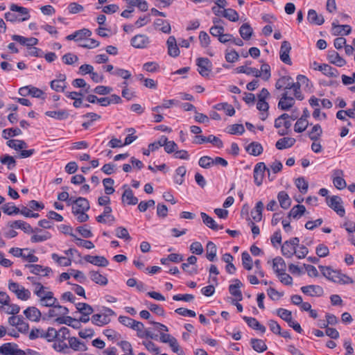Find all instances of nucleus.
Segmentation results:
<instances>
[{
	"mask_svg": "<svg viewBox=\"0 0 355 355\" xmlns=\"http://www.w3.org/2000/svg\"><path fill=\"white\" fill-rule=\"evenodd\" d=\"M10 9L12 12H19V15L15 13L8 12L5 13V19L7 21L15 22V21H24L30 19L31 15L28 8L19 6L17 4L12 3L10 6Z\"/></svg>",
	"mask_w": 355,
	"mask_h": 355,
	"instance_id": "f257e3e1",
	"label": "nucleus"
},
{
	"mask_svg": "<svg viewBox=\"0 0 355 355\" xmlns=\"http://www.w3.org/2000/svg\"><path fill=\"white\" fill-rule=\"evenodd\" d=\"M327 205L337 213L340 216H345V210L343 206V200L338 196H327L326 198Z\"/></svg>",
	"mask_w": 355,
	"mask_h": 355,
	"instance_id": "f03ea898",
	"label": "nucleus"
},
{
	"mask_svg": "<svg viewBox=\"0 0 355 355\" xmlns=\"http://www.w3.org/2000/svg\"><path fill=\"white\" fill-rule=\"evenodd\" d=\"M69 201L73 204L72 213L74 215L78 214L80 211H87L89 209V201L85 198L79 197L76 200L71 198Z\"/></svg>",
	"mask_w": 355,
	"mask_h": 355,
	"instance_id": "7ed1b4c3",
	"label": "nucleus"
},
{
	"mask_svg": "<svg viewBox=\"0 0 355 355\" xmlns=\"http://www.w3.org/2000/svg\"><path fill=\"white\" fill-rule=\"evenodd\" d=\"M7 227L11 228L21 229L26 234H31L33 232H42V230L39 228L33 229L32 227L28 223L18 220L15 221H10L7 224Z\"/></svg>",
	"mask_w": 355,
	"mask_h": 355,
	"instance_id": "20e7f679",
	"label": "nucleus"
},
{
	"mask_svg": "<svg viewBox=\"0 0 355 355\" xmlns=\"http://www.w3.org/2000/svg\"><path fill=\"white\" fill-rule=\"evenodd\" d=\"M268 169L263 162L257 163L254 168L253 177L254 181L257 186H261L264 178V173Z\"/></svg>",
	"mask_w": 355,
	"mask_h": 355,
	"instance_id": "39448f33",
	"label": "nucleus"
},
{
	"mask_svg": "<svg viewBox=\"0 0 355 355\" xmlns=\"http://www.w3.org/2000/svg\"><path fill=\"white\" fill-rule=\"evenodd\" d=\"M19 94L22 96L30 95L35 98H42V96L44 95V92L42 89L32 85H28L21 87L19 89Z\"/></svg>",
	"mask_w": 355,
	"mask_h": 355,
	"instance_id": "423d86ee",
	"label": "nucleus"
},
{
	"mask_svg": "<svg viewBox=\"0 0 355 355\" xmlns=\"http://www.w3.org/2000/svg\"><path fill=\"white\" fill-rule=\"evenodd\" d=\"M331 32L334 35H348L352 32L351 26L349 25H340L338 20L335 19L332 24Z\"/></svg>",
	"mask_w": 355,
	"mask_h": 355,
	"instance_id": "0eeeda50",
	"label": "nucleus"
},
{
	"mask_svg": "<svg viewBox=\"0 0 355 355\" xmlns=\"http://www.w3.org/2000/svg\"><path fill=\"white\" fill-rule=\"evenodd\" d=\"M291 50V44L288 41L282 42L279 52L280 60L285 64L289 65L292 64L291 60L289 56Z\"/></svg>",
	"mask_w": 355,
	"mask_h": 355,
	"instance_id": "6e6552de",
	"label": "nucleus"
},
{
	"mask_svg": "<svg viewBox=\"0 0 355 355\" xmlns=\"http://www.w3.org/2000/svg\"><path fill=\"white\" fill-rule=\"evenodd\" d=\"M57 301V298L53 296V293L51 291H47L39 297V304L42 306L52 307L55 306Z\"/></svg>",
	"mask_w": 355,
	"mask_h": 355,
	"instance_id": "1a4fd4ad",
	"label": "nucleus"
},
{
	"mask_svg": "<svg viewBox=\"0 0 355 355\" xmlns=\"http://www.w3.org/2000/svg\"><path fill=\"white\" fill-rule=\"evenodd\" d=\"M343 171L336 169L333 172V183L335 187L339 190L343 189L347 187L345 180L343 178Z\"/></svg>",
	"mask_w": 355,
	"mask_h": 355,
	"instance_id": "9d476101",
	"label": "nucleus"
},
{
	"mask_svg": "<svg viewBox=\"0 0 355 355\" xmlns=\"http://www.w3.org/2000/svg\"><path fill=\"white\" fill-rule=\"evenodd\" d=\"M295 103V99L288 96V91H285L278 103V107L282 110H288Z\"/></svg>",
	"mask_w": 355,
	"mask_h": 355,
	"instance_id": "9b49d317",
	"label": "nucleus"
},
{
	"mask_svg": "<svg viewBox=\"0 0 355 355\" xmlns=\"http://www.w3.org/2000/svg\"><path fill=\"white\" fill-rule=\"evenodd\" d=\"M84 259L88 263L101 267H105L109 264L107 259L103 256H92L88 254L85 256Z\"/></svg>",
	"mask_w": 355,
	"mask_h": 355,
	"instance_id": "f8f14e48",
	"label": "nucleus"
},
{
	"mask_svg": "<svg viewBox=\"0 0 355 355\" xmlns=\"http://www.w3.org/2000/svg\"><path fill=\"white\" fill-rule=\"evenodd\" d=\"M26 318L32 322H39L42 313L41 311L35 306H29L24 311Z\"/></svg>",
	"mask_w": 355,
	"mask_h": 355,
	"instance_id": "ddd939ff",
	"label": "nucleus"
},
{
	"mask_svg": "<svg viewBox=\"0 0 355 355\" xmlns=\"http://www.w3.org/2000/svg\"><path fill=\"white\" fill-rule=\"evenodd\" d=\"M148 43L149 39L145 35H137L131 40V45L137 49H144Z\"/></svg>",
	"mask_w": 355,
	"mask_h": 355,
	"instance_id": "4468645a",
	"label": "nucleus"
},
{
	"mask_svg": "<svg viewBox=\"0 0 355 355\" xmlns=\"http://www.w3.org/2000/svg\"><path fill=\"white\" fill-rule=\"evenodd\" d=\"M201 219L202 220L203 223L206 226H207L209 228L211 229L214 231H217L218 230L223 229V225H218L213 218L210 217L204 212H201Z\"/></svg>",
	"mask_w": 355,
	"mask_h": 355,
	"instance_id": "2eb2a0df",
	"label": "nucleus"
},
{
	"mask_svg": "<svg viewBox=\"0 0 355 355\" xmlns=\"http://www.w3.org/2000/svg\"><path fill=\"white\" fill-rule=\"evenodd\" d=\"M69 313V309L64 306H61L57 302L55 306H52V309L49 310L48 315L50 318H54L59 315H65Z\"/></svg>",
	"mask_w": 355,
	"mask_h": 355,
	"instance_id": "dca6fc26",
	"label": "nucleus"
},
{
	"mask_svg": "<svg viewBox=\"0 0 355 355\" xmlns=\"http://www.w3.org/2000/svg\"><path fill=\"white\" fill-rule=\"evenodd\" d=\"M168 53L172 57H177L180 54V50L177 45L176 39L174 36H170L167 41Z\"/></svg>",
	"mask_w": 355,
	"mask_h": 355,
	"instance_id": "f3484780",
	"label": "nucleus"
},
{
	"mask_svg": "<svg viewBox=\"0 0 355 355\" xmlns=\"http://www.w3.org/2000/svg\"><path fill=\"white\" fill-rule=\"evenodd\" d=\"M301 291L303 293L309 295L310 296H321L323 294V289L320 286L309 285L304 286L301 288Z\"/></svg>",
	"mask_w": 355,
	"mask_h": 355,
	"instance_id": "a211bd4d",
	"label": "nucleus"
},
{
	"mask_svg": "<svg viewBox=\"0 0 355 355\" xmlns=\"http://www.w3.org/2000/svg\"><path fill=\"white\" fill-rule=\"evenodd\" d=\"M315 70H318L327 76L329 77H338L339 73L338 70L327 64H322L318 65V67H314Z\"/></svg>",
	"mask_w": 355,
	"mask_h": 355,
	"instance_id": "6ab92c4d",
	"label": "nucleus"
},
{
	"mask_svg": "<svg viewBox=\"0 0 355 355\" xmlns=\"http://www.w3.org/2000/svg\"><path fill=\"white\" fill-rule=\"evenodd\" d=\"M26 267H28L31 269V272L35 275H39L42 276H48L50 272H52V270L49 267L43 268L40 265L32 264V265H26Z\"/></svg>",
	"mask_w": 355,
	"mask_h": 355,
	"instance_id": "aec40b11",
	"label": "nucleus"
},
{
	"mask_svg": "<svg viewBox=\"0 0 355 355\" xmlns=\"http://www.w3.org/2000/svg\"><path fill=\"white\" fill-rule=\"evenodd\" d=\"M307 20L309 23L315 25H322L324 22V19L322 15H318L313 9H310L308 12Z\"/></svg>",
	"mask_w": 355,
	"mask_h": 355,
	"instance_id": "412c9836",
	"label": "nucleus"
},
{
	"mask_svg": "<svg viewBox=\"0 0 355 355\" xmlns=\"http://www.w3.org/2000/svg\"><path fill=\"white\" fill-rule=\"evenodd\" d=\"M243 319L246 322L248 325L254 330L260 331L261 333H265L266 328L265 326L260 324V322L254 318L243 316Z\"/></svg>",
	"mask_w": 355,
	"mask_h": 355,
	"instance_id": "4be33fe9",
	"label": "nucleus"
},
{
	"mask_svg": "<svg viewBox=\"0 0 355 355\" xmlns=\"http://www.w3.org/2000/svg\"><path fill=\"white\" fill-rule=\"evenodd\" d=\"M319 268L327 279L334 282V279L338 278L339 271L334 270L329 266H319Z\"/></svg>",
	"mask_w": 355,
	"mask_h": 355,
	"instance_id": "5701e85b",
	"label": "nucleus"
},
{
	"mask_svg": "<svg viewBox=\"0 0 355 355\" xmlns=\"http://www.w3.org/2000/svg\"><path fill=\"white\" fill-rule=\"evenodd\" d=\"M328 60L331 64L338 67H343L346 64V61L340 56L339 53L335 51H329Z\"/></svg>",
	"mask_w": 355,
	"mask_h": 355,
	"instance_id": "b1692460",
	"label": "nucleus"
},
{
	"mask_svg": "<svg viewBox=\"0 0 355 355\" xmlns=\"http://www.w3.org/2000/svg\"><path fill=\"white\" fill-rule=\"evenodd\" d=\"M45 115L61 121L67 119L69 116V113L67 110H59L56 111H46Z\"/></svg>",
	"mask_w": 355,
	"mask_h": 355,
	"instance_id": "393cba45",
	"label": "nucleus"
},
{
	"mask_svg": "<svg viewBox=\"0 0 355 355\" xmlns=\"http://www.w3.org/2000/svg\"><path fill=\"white\" fill-rule=\"evenodd\" d=\"M277 199L282 209H287L290 207L291 199L286 191H279L277 194Z\"/></svg>",
	"mask_w": 355,
	"mask_h": 355,
	"instance_id": "a878e982",
	"label": "nucleus"
},
{
	"mask_svg": "<svg viewBox=\"0 0 355 355\" xmlns=\"http://www.w3.org/2000/svg\"><path fill=\"white\" fill-rule=\"evenodd\" d=\"M216 253V245L213 242L209 241L206 246V258L209 261H215L217 259Z\"/></svg>",
	"mask_w": 355,
	"mask_h": 355,
	"instance_id": "bb28decb",
	"label": "nucleus"
},
{
	"mask_svg": "<svg viewBox=\"0 0 355 355\" xmlns=\"http://www.w3.org/2000/svg\"><path fill=\"white\" fill-rule=\"evenodd\" d=\"M296 140L292 137H284L279 139L275 144V146L279 150H283L292 147Z\"/></svg>",
	"mask_w": 355,
	"mask_h": 355,
	"instance_id": "cd10ccee",
	"label": "nucleus"
},
{
	"mask_svg": "<svg viewBox=\"0 0 355 355\" xmlns=\"http://www.w3.org/2000/svg\"><path fill=\"white\" fill-rule=\"evenodd\" d=\"M69 345L74 351L85 352L87 349L86 345L76 337L69 338Z\"/></svg>",
	"mask_w": 355,
	"mask_h": 355,
	"instance_id": "c85d7f7f",
	"label": "nucleus"
},
{
	"mask_svg": "<svg viewBox=\"0 0 355 355\" xmlns=\"http://www.w3.org/2000/svg\"><path fill=\"white\" fill-rule=\"evenodd\" d=\"M90 279L97 284L105 286L107 284L108 280L106 277L100 274L97 271L92 270L89 272Z\"/></svg>",
	"mask_w": 355,
	"mask_h": 355,
	"instance_id": "c756f323",
	"label": "nucleus"
},
{
	"mask_svg": "<svg viewBox=\"0 0 355 355\" xmlns=\"http://www.w3.org/2000/svg\"><path fill=\"white\" fill-rule=\"evenodd\" d=\"M305 211H306V208L304 205H295L288 212V219H290L291 218H293L295 219L299 218L302 215L304 214Z\"/></svg>",
	"mask_w": 355,
	"mask_h": 355,
	"instance_id": "7c9ffc66",
	"label": "nucleus"
},
{
	"mask_svg": "<svg viewBox=\"0 0 355 355\" xmlns=\"http://www.w3.org/2000/svg\"><path fill=\"white\" fill-rule=\"evenodd\" d=\"M286 263L280 257H277L272 260V268L277 275H279L281 272H285Z\"/></svg>",
	"mask_w": 355,
	"mask_h": 355,
	"instance_id": "2f4dec72",
	"label": "nucleus"
},
{
	"mask_svg": "<svg viewBox=\"0 0 355 355\" xmlns=\"http://www.w3.org/2000/svg\"><path fill=\"white\" fill-rule=\"evenodd\" d=\"M234 284H231L229 286L230 293L234 297H236L238 300H242V293L239 290V288L242 286V283L238 279H234Z\"/></svg>",
	"mask_w": 355,
	"mask_h": 355,
	"instance_id": "473e14b6",
	"label": "nucleus"
},
{
	"mask_svg": "<svg viewBox=\"0 0 355 355\" xmlns=\"http://www.w3.org/2000/svg\"><path fill=\"white\" fill-rule=\"evenodd\" d=\"M246 151L251 155L258 156L263 152V147L261 144L253 141L245 147Z\"/></svg>",
	"mask_w": 355,
	"mask_h": 355,
	"instance_id": "72a5a7b5",
	"label": "nucleus"
},
{
	"mask_svg": "<svg viewBox=\"0 0 355 355\" xmlns=\"http://www.w3.org/2000/svg\"><path fill=\"white\" fill-rule=\"evenodd\" d=\"M77 309V312L80 315H85V316H89L93 313V308L87 303L78 302L75 304Z\"/></svg>",
	"mask_w": 355,
	"mask_h": 355,
	"instance_id": "f704fd0d",
	"label": "nucleus"
},
{
	"mask_svg": "<svg viewBox=\"0 0 355 355\" xmlns=\"http://www.w3.org/2000/svg\"><path fill=\"white\" fill-rule=\"evenodd\" d=\"M92 322L97 326L101 327L110 322V318L102 313L94 314L91 318Z\"/></svg>",
	"mask_w": 355,
	"mask_h": 355,
	"instance_id": "c9c22d12",
	"label": "nucleus"
},
{
	"mask_svg": "<svg viewBox=\"0 0 355 355\" xmlns=\"http://www.w3.org/2000/svg\"><path fill=\"white\" fill-rule=\"evenodd\" d=\"M122 200L131 205H135L138 203V198L134 196L132 190L130 188H128L123 192Z\"/></svg>",
	"mask_w": 355,
	"mask_h": 355,
	"instance_id": "e433bc0d",
	"label": "nucleus"
},
{
	"mask_svg": "<svg viewBox=\"0 0 355 355\" xmlns=\"http://www.w3.org/2000/svg\"><path fill=\"white\" fill-rule=\"evenodd\" d=\"M201 143H211L218 148H221L223 146V143L221 139L213 135H210L208 137L201 135Z\"/></svg>",
	"mask_w": 355,
	"mask_h": 355,
	"instance_id": "4c0bfd02",
	"label": "nucleus"
},
{
	"mask_svg": "<svg viewBox=\"0 0 355 355\" xmlns=\"http://www.w3.org/2000/svg\"><path fill=\"white\" fill-rule=\"evenodd\" d=\"M0 162L2 164L6 165L8 170H12L16 167V161L15 158L8 154L0 156Z\"/></svg>",
	"mask_w": 355,
	"mask_h": 355,
	"instance_id": "58836bf2",
	"label": "nucleus"
},
{
	"mask_svg": "<svg viewBox=\"0 0 355 355\" xmlns=\"http://www.w3.org/2000/svg\"><path fill=\"white\" fill-rule=\"evenodd\" d=\"M253 33V30L248 23H245L239 28V34L241 37L245 40L250 39Z\"/></svg>",
	"mask_w": 355,
	"mask_h": 355,
	"instance_id": "ea45409f",
	"label": "nucleus"
},
{
	"mask_svg": "<svg viewBox=\"0 0 355 355\" xmlns=\"http://www.w3.org/2000/svg\"><path fill=\"white\" fill-rule=\"evenodd\" d=\"M212 70V64L208 58H201V76L208 77Z\"/></svg>",
	"mask_w": 355,
	"mask_h": 355,
	"instance_id": "a19ab883",
	"label": "nucleus"
},
{
	"mask_svg": "<svg viewBox=\"0 0 355 355\" xmlns=\"http://www.w3.org/2000/svg\"><path fill=\"white\" fill-rule=\"evenodd\" d=\"M37 234H33L31 238L32 243H40L49 239L51 237V234L49 232H36Z\"/></svg>",
	"mask_w": 355,
	"mask_h": 355,
	"instance_id": "79ce46f5",
	"label": "nucleus"
},
{
	"mask_svg": "<svg viewBox=\"0 0 355 355\" xmlns=\"http://www.w3.org/2000/svg\"><path fill=\"white\" fill-rule=\"evenodd\" d=\"M282 254L288 258H291L296 252V249L286 241L282 246Z\"/></svg>",
	"mask_w": 355,
	"mask_h": 355,
	"instance_id": "37998d69",
	"label": "nucleus"
},
{
	"mask_svg": "<svg viewBox=\"0 0 355 355\" xmlns=\"http://www.w3.org/2000/svg\"><path fill=\"white\" fill-rule=\"evenodd\" d=\"M322 134V130L319 124L313 125L311 131L308 132L309 137L313 141H318Z\"/></svg>",
	"mask_w": 355,
	"mask_h": 355,
	"instance_id": "c03bdc74",
	"label": "nucleus"
},
{
	"mask_svg": "<svg viewBox=\"0 0 355 355\" xmlns=\"http://www.w3.org/2000/svg\"><path fill=\"white\" fill-rule=\"evenodd\" d=\"M250 343L253 349L257 352H263L267 349V346L264 341L261 339L252 338Z\"/></svg>",
	"mask_w": 355,
	"mask_h": 355,
	"instance_id": "a18cd8bd",
	"label": "nucleus"
},
{
	"mask_svg": "<svg viewBox=\"0 0 355 355\" xmlns=\"http://www.w3.org/2000/svg\"><path fill=\"white\" fill-rule=\"evenodd\" d=\"M236 70H237L238 73H245L247 75L252 74L257 78L261 77V71L256 68L248 67L245 66H241V67H237Z\"/></svg>",
	"mask_w": 355,
	"mask_h": 355,
	"instance_id": "49530a36",
	"label": "nucleus"
},
{
	"mask_svg": "<svg viewBox=\"0 0 355 355\" xmlns=\"http://www.w3.org/2000/svg\"><path fill=\"white\" fill-rule=\"evenodd\" d=\"M213 21L215 25L210 28V33L212 36L218 37V39L222 33H224L225 28L222 26L216 25L217 23L221 21V19L216 18L214 19Z\"/></svg>",
	"mask_w": 355,
	"mask_h": 355,
	"instance_id": "de8ad7c7",
	"label": "nucleus"
},
{
	"mask_svg": "<svg viewBox=\"0 0 355 355\" xmlns=\"http://www.w3.org/2000/svg\"><path fill=\"white\" fill-rule=\"evenodd\" d=\"M6 144L10 148L16 150H20L27 147V144L23 140L10 139Z\"/></svg>",
	"mask_w": 355,
	"mask_h": 355,
	"instance_id": "09e8293b",
	"label": "nucleus"
},
{
	"mask_svg": "<svg viewBox=\"0 0 355 355\" xmlns=\"http://www.w3.org/2000/svg\"><path fill=\"white\" fill-rule=\"evenodd\" d=\"M223 17L231 21H237L239 19L238 12L232 8H225L223 10Z\"/></svg>",
	"mask_w": 355,
	"mask_h": 355,
	"instance_id": "8fccbe9b",
	"label": "nucleus"
},
{
	"mask_svg": "<svg viewBox=\"0 0 355 355\" xmlns=\"http://www.w3.org/2000/svg\"><path fill=\"white\" fill-rule=\"evenodd\" d=\"M218 110H224L227 115L232 116L235 114V110L233 106L227 103H218L215 106Z\"/></svg>",
	"mask_w": 355,
	"mask_h": 355,
	"instance_id": "3c124183",
	"label": "nucleus"
},
{
	"mask_svg": "<svg viewBox=\"0 0 355 355\" xmlns=\"http://www.w3.org/2000/svg\"><path fill=\"white\" fill-rule=\"evenodd\" d=\"M51 258L60 266H69L71 264V260L70 258H67L65 257H60L58 254L55 253L51 254Z\"/></svg>",
	"mask_w": 355,
	"mask_h": 355,
	"instance_id": "603ef678",
	"label": "nucleus"
},
{
	"mask_svg": "<svg viewBox=\"0 0 355 355\" xmlns=\"http://www.w3.org/2000/svg\"><path fill=\"white\" fill-rule=\"evenodd\" d=\"M76 42L87 39L92 35V31L88 28H82L75 31Z\"/></svg>",
	"mask_w": 355,
	"mask_h": 355,
	"instance_id": "864d4df0",
	"label": "nucleus"
},
{
	"mask_svg": "<svg viewBox=\"0 0 355 355\" xmlns=\"http://www.w3.org/2000/svg\"><path fill=\"white\" fill-rule=\"evenodd\" d=\"M3 213L8 215L19 214V208L15 206L12 203H6L1 207Z\"/></svg>",
	"mask_w": 355,
	"mask_h": 355,
	"instance_id": "5fc2aeb1",
	"label": "nucleus"
},
{
	"mask_svg": "<svg viewBox=\"0 0 355 355\" xmlns=\"http://www.w3.org/2000/svg\"><path fill=\"white\" fill-rule=\"evenodd\" d=\"M187 172L186 168L184 166H179L175 170V175L174 177V181L178 184H182L184 182V176L185 175Z\"/></svg>",
	"mask_w": 355,
	"mask_h": 355,
	"instance_id": "6e6d98bb",
	"label": "nucleus"
},
{
	"mask_svg": "<svg viewBox=\"0 0 355 355\" xmlns=\"http://www.w3.org/2000/svg\"><path fill=\"white\" fill-rule=\"evenodd\" d=\"M86 100L90 103H98L101 106L104 107H106L107 103H109L106 97L98 98L96 96L93 94H89L87 96Z\"/></svg>",
	"mask_w": 355,
	"mask_h": 355,
	"instance_id": "4d7b16f0",
	"label": "nucleus"
},
{
	"mask_svg": "<svg viewBox=\"0 0 355 355\" xmlns=\"http://www.w3.org/2000/svg\"><path fill=\"white\" fill-rule=\"evenodd\" d=\"M3 137L4 139H8L9 137H13L21 135V130L18 128H11L4 129L2 132Z\"/></svg>",
	"mask_w": 355,
	"mask_h": 355,
	"instance_id": "13d9d810",
	"label": "nucleus"
},
{
	"mask_svg": "<svg viewBox=\"0 0 355 355\" xmlns=\"http://www.w3.org/2000/svg\"><path fill=\"white\" fill-rule=\"evenodd\" d=\"M18 347L17 344L6 343L0 346V354L3 355H12L13 349Z\"/></svg>",
	"mask_w": 355,
	"mask_h": 355,
	"instance_id": "bf43d9fd",
	"label": "nucleus"
},
{
	"mask_svg": "<svg viewBox=\"0 0 355 355\" xmlns=\"http://www.w3.org/2000/svg\"><path fill=\"white\" fill-rule=\"evenodd\" d=\"M155 26L156 27L161 26L160 30L164 33H170L171 28L170 24L164 19H157L155 21Z\"/></svg>",
	"mask_w": 355,
	"mask_h": 355,
	"instance_id": "052dcab7",
	"label": "nucleus"
},
{
	"mask_svg": "<svg viewBox=\"0 0 355 355\" xmlns=\"http://www.w3.org/2000/svg\"><path fill=\"white\" fill-rule=\"evenodd\" d=\"M114 181L112 178H105L103 180V184L105 189V193L107 195H111L114 192V189L112 185L114 184Z\"/></svg>",
	"mask_w": 355,
	"mask_h": 355,
	"instance_id": "680f3d73",
	"label": "nucleus"
},
{
	"mask_svg": "<svg viewBox=\"0 0 355 355\" xmlns=\"http://www.w3.org/2000/svg\"><path fill=\"white\" fill-rule=\"evenodd\" d=\"M295 185L302 193H306L308 190V182L304 178H298L295 180Z\"/></svg>",
	"mask_w": 355,
	"mask_h": 355,
	"instance_id": "e2e57ef3",
	"label": "nucleus"
},
{
	"mask_svg": "<svg viewBox=\"0 0 355 355\" xmlns=\"http://www.w3.org/2000/svg\"><path fill=\"white\" fill-rule=\"evenodd\" d=\"M43 336L48 342H52L55 339H58L57 330L53 327H49L46 331H44Z\"/></svg>",
	"mask_w": 355,
	"mask_h": 355,
	"instance_id": "0e129e2a",
	"label": "nucleus"
},
{
	"mask_svg": "<svg viewBox=\"0 0 355 355\" xmlns=\"http://www.w3.org/2000/svg\"><path fill=\"white\" fill-rule=\"evenodd\" d=\"M242 263L243 267L248 270H250L252 268V259L248 252L242 253Z\"/></svg>",
	"mask_w": 355,
	"mask_h": 355,
	"instance_id": "69168bd1",
	"label": "nucleus"
},
{
	"mask_svg": "<svg viewBox=\"0 0 355 355\" xmlns=\"http://www.w3.org/2000/svg\"><path fill=\"white\" fill-rule=\"evenodd\" d=\"M277 313L282 320L286 321L287 323L291 322V320L293 319L291 311L287 309H284L282 308L278 309L277 310Z\"/></svg>",
	"mask_w": 355,
	"mask_h": 355,
	"instance_id": "338daca9",
	"label": "nucleus"
},
{
	"mask_svg": "<svg viewBox=\"0 0 355 355\" xmlns=\"http://www.w3.org/2000/svg\"><path fill=\"white\" fill-rule=\"evenodd\" d=\"M116 236L125 241H130L131 236H130L128 231L123 227H119L116 229Z\"/></svg>",
	"mask_w": 355,
	"mask_h": 355,
	"instance_id": "774afa93",
	"label": "nucleus"
}]
</instances>
